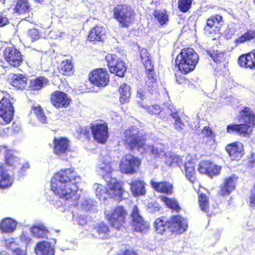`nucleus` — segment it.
I'll return each instance as SVG.
<instances>
[{"instance_id":"22","label":"nucleus","mask_w":255,"mask_h":255,"mask_svg":"<svg viewBox=\"0 0 255 255\" xmlns=\"http://www.w3.org/2000/svg\"><path fill=\"white\" fill-rule=\"evenodd\" d=\"M225 149L232 160L238 161L245 154L243 144L237 141L227 144Z\"/></svg>"},{"instance_id":"45","label":"nucleus","mask_w":255,"mask_h":255,"mask_svg":"<svg viewBox=\"0 0 255 255\" xmlns=\"http://www.w3.org/2000/svg\"><path fill=\"white\" fill-rule=\"evenodd\" d=\"M201 134L203 138H207L209 141L214 142L216 134L209 126H205L201 130Z\"/></svg>"},{"instance_id":"8","label":"nucleus","mask_w":255,"mask_h":255,"mask_svg":"<svg viewBox=\"0 0 255 255\" xmlns=\"http://www.w3.org/2000/svg\"><path fill=\"white\" fill-rule=\"evenodd\" d=\"M108 188L106 191L102 192V189L99 187L96 189L97 195L100 199H106V197L103 196V194H106L111 198L114 199L119 202L124 200V195L126 192L124 188V183L121 181L114 180L111 181L107 183Z\"/></svg>"},{"instance_id":"20","label":"nucleus","mask_w":255,"mask_h":255,"mask_svg":"<svg viewBox=\"0 0 255 255\" xmlns=\"http://www.w3.org/2000/svg\"><path fill=\"white\" fill-rule=\"evenodd\" d=\"M170 220L172 233L180 234L187 230V221L183 217L179 215H173L170 218Z\"/></svg>"},{"instance_id":"2","label":"nucleus","mask_w":255,"mask_h":255,"mask_svg":"<svg viewBox=\"0 0 255 255\" xmlns=\"http://www.w3.org/2000/svg\"><path fill=\"white\" fill-rule=\"evenodd\" d=\"M237 119L240 123L227 125V132L242 137L250 136L255 128V113L250 107L245 106L239 112Z\"/></svg>"},{"instance_id":"48","label":"nucleus","mask_w":255,"mask_h":255,"mask_svg":"<svg viewBox=\"0 0 255 255\" xmlns=\"http://www.w3.org/2000/svg\"><path fill=\"white\" fill-rule=\"evenodd\" d=\"M142 107L146 113L151 115H158L161 111V107L158 104L142 106Z\"/></svg>"},{"instance_id":"54","label":"nucleus","mask_w":255,"mask_h":255,"mask_svg":"<svg viewBox=\"0 0 255 255\" xmlns=\"http://www.w3.org/2000/svg\"><path fill=\"white\" fill-rule=\"evenodd\" d=\"M14 132L13 126L8 127L0 129V136L3 137H7Z\"/></svg>"},{"instance_id":"4","label":"nucleus","mask_w":255,"mask_h":255,"mask_svg":"<svg viewBox=\"0 0 255 255\" xmlns=\"http://www.w3.org/2000/svg\"><path fill=\"white\" fill-rule=\"evenodd\" d=\"M198 61L199 56L194 49L186 47L177 55L176 65L181 73L186 75L195 69Z\"/></svg>"},{"instance_id":"58","label":"nucleus","mask_w":255,"mask_h":255,"mask_svg":"<svg viewBox=\"0 0 255 255\" xmlns=\"http://www.w3.org/2000/svg\"><path fill=\"white\" fill-rule=\"evenodd\" d=\"M9 23L8 18L0 14V27L4 26Z\"/></svg>"},{"instance_id":"39","label":"nucleus","mask_w":255,"mask_h":255,"mask_svg":"<svg viewBox=\"0 0 255 255\" xmlns=\"http://www.w3.org/2000/svg\"><path fill=\"white\" fill-rule=\"evenodd\" d=\"M207 54L210 56L213 61L216 63H224L227 62V55L225 52H222L218 50L207 51Z\"/></svg>"},{"instance_id":"42","label":"nucleus","mask_w":255,"mask_h":255,"mask_svg":"<svg viewBox=\"0 0 255 255\" xmlns=\"http://www.w3.org/2000/svg\"><path fill=\"white\" fill-rule=\"evenodd\" d=\"M73 64L71 60H66L61 62L59 71L63 75L70 76L73 73Z\"/></svg>"},{"instance_id":"62","label":"nucleus","mask_w":255,"mask_h":255,"mask_svg":"<svg viewBox=\"0 0 255 255\" xmlns=\"http://www.w3.org/2000/svg\"><path fill=\"white\" fill-rule=\"evenodd\" d=\"M35 0L37 1L38 2H41L43 1V0Z\"/></svg>"},{"instance_id":"18","label":"nucleus","mask_w":255,"mask_h":255,"mask_svg":"<svg viewBox=\"0 0 255 255\" xmlns=\"http://www.w3.org/2000/svg\"><path fill=\"white\" fill-rule=\"evenodd\" d=\"M131 224L133 230L137 232H145L149 228L148 223L144 221L142 217L139 215L138 208L136 205L133 207L131 213Z\"/></svg>"},{"instance_id":"40","label":"nucleus","mask_w":255,"mask_h":255,"mask_svg":"<svg viewBox=\"0 0 255 255\" xmlns=\"http://www.w3.org/2000/svg\"><path fill=\"white\" fill-rule=\"evenodd\" d=\"M5 150V164L13 168L17 167L20 165L19 159L11 153V150L7 148L6 146H3Z\"/></svg>"},{"instance_id":"36","label":"nucleus","mask_w":255,"mask_h":255,"mask_svg":"<svg viewBox=\"0 0 255 255\" xmlns=\"http://www.w3.org/2000/svg\"><path fill=\"white\" fill-rule=\"evenodd\" d=\"M119 101L122 104L128 103L130 97V88L126 83L122 84L119 88Z\"/></svg>"},{"instance_id":"41","label":"nucleus","mask_w":255,"mask_h":255,"mask_svg":"<svg viewBox=\"0 0 255 255\" xmlns=\"http://www.w3.org/2000/svg\"><path fill=\"white\" fill-rule=\"evenodd\" d=\"M160 199L168 208L175 212H178L180 211L181 207L176 199L165 196L160 197Z\"/></svg>"},{"instance_id":"56","label":"nucleus","mask_w":255,"mask_h":255,"mask_svg":"<svg viewBox=\"0 0 255 255\" xmlns=\"http://www.w3.org/2000/svg\"><path fill=\"white\" fill-rule=\"evenodd\" d=\"M90 129L91 128L88 127L81 128L79 133L81 135H83L86 138L89 140L91 138L92 133L91 131H90Z\"/></svg>"},{"instance_id":"50","label":"nucleus","mask_w":255,"mask_h":255,"mask_svg":"<svg viewBox=\"0 0 255 255\" xmlns=\"http://www.w3.org/2000/svg\"><path fill=\"white\" fill-rule=\"evenodd\" d=\"M174 119V127L177 130H181L185 127L184 123L182 121L177 111H174L172 117Z\"/></svg>"},{"instance_id":"30","label":"nucleus","mask_w":255,"mask_h":255,"mask_svg":"<svg viewBox=\"0 0 255 255\" xmlns=\"http://www.w3.org/2000/svg\"><path fill=\"white\" fill-rule=\"evenodd\" d=\"M36 255H54V250L50 244L45 241L38 242L34 248Z\"/></svg>"},{"instance_id":"13","label":"nucleus","mask_w":255,"mask_h":255,"mask_svg":"<svg viewBox=\"0 0 255 255\" xmlns=\"http://www.w3.org/2000/svg\"><path fill=\"white\" fill-rule=\"evenodd\" d=\"M49 99L51 105L56 109L68 108L72 102L71 97L60 90L53 91L50 94Z\"/></svg>"},{"instance_id":"7","label":"nucleus","mask_w":255,"mask_h":255,"mask_svg":"<svg viewBox=\"0 0 255 255\" xmlns=\"http://www.w3.org/2000/svg\"><path fill=\"white\" fill-rule=\"evenodd\" d=\"M127 215V211L124 206L117 205L110 212L105 213V218L113 228L119 231L125 228Z\"/></svg>"},{"instance_id":"17","label":"nucleus","mask_w":255,"mask_h":255,"mask_svg":"<svg viewBox=\"0 0 255 255\" xmlns=\"http://www.w3.org/2000/svg\"><path fill=\"white\" fill-rule=\"evenodd\" d=\"M223 21V17L221 14L212 15L206 20L204 27V32L206 35L217 33L220 28L221 22Z\"/></svg>"},{"instance_id":"19","label":"nucleus","mask_w":255,"mask_h":255,"mask_svg":"<svg viewBox=\"0 0 255 255\" xmlns=\"http://www.w3.org/2000/svg\"><path fill=\"white\" fill-rule=\"evenodd\" d=\"M197 170L201 174L213 176L220 173L221 167L214 164L210 160L205 159L199 162Z\"/></svg>"},{"instance_id":"57","label":"nucleus","mask_w":255,"mask_h":255,"mask_svg":"<svg viewBox=\"0 0 255 255\" xmlns=\"http://www.w3.org/2000/svg\"><path fill=\"white\" fill-rule=\"evenodd\" d=\"M136 251L130 249H126L122 250L119 252L117 253L115 255H137Z\"/></svg>"},{"instance_id":"12","label":"nucleus","mask_w":255,"mask_h":255,"mask_svg":"<svg viewBox=\"0 0 255 255\" xmlns=\"http://www.w3.org/2000/svg\"><path fill=\"white\" fill-rule=\"evenodd\" d=\"M12 98L8 93H4L0 101V117L5 123L10 122L14 115V107L11 100Z\"/></svg>"},{"instance_id":"35","label":"nucleus","mask_w":255,"mask_h":255,"mask_svg":"<svg viewBox=\"0 0 255 255\" xmlns=\"http://www.w3.org/2000/svg\"><path fill=\"white\" fill-rule=\"evenodd\" d=\"M198 204L201 210L205 213L208 216L211 217L213 214L210 210L209 198L204 193L199 194L198 196Z\"/></svg>"},{"instance_id":"21","label":"nucleus","mask_w":255,"mask_h":255,"mask_svg":"<svg viewBox=\"0 0 255 255\" xmlns=\"http://www.w3.org/2000/svg\"><path fill=\"white\" fill-rule=\"evenodd\" d=\"M238 179L235 174L225 178L220 186L219 195L223 197L229 195L235 190Z\"/></svg>"},{"instance_id":"11","label":"nucleus","mask_w":255,"mask_h":255,"mask_svg":"<svg viewBox=\"0 0 255 255\" xmlns=\"http://www.w3.org/2000/svg\"><path fill=\"white\" fill-rule=\"evenodd\" d=\"M88 79L90 83L95 86L104 87L109 84L110 75L106 68H96L90 72Z\"/></svg>"},{"instance_id":"24","label":"nucleus","mask_w":255,"mask_h":255,"mask_svg":"<svg viewBox=\"0 0 255 255\" xmlns=\"http://www.w3.org/2000/svg\"><path fill=\"white\" fill-rule=\"evenodd\" d=\"M150 184L152 188L159 193L166 195H171L173 193V185L168 181L156 182L151 180Z\"/></svg>"},{"instance_id":"26","label":"nucleus","mask_w":255,"mask_h":255,"mask_svg":"<svg viewBox=\"0 0 255 255\" xmlns=\"http://www.w3.org/2000/svg\"><path fill=\"white\" fill-rule=\"evenodd\" d=\"M238 64L242 68L255 70V62L252 50L240 55L238 59Z\"/></svg>"},{"instance_id":"10","label":"nucleus","mask_w":255,"mask_h":255,"mask_svg":"<svg viewBox=\"0 0 255 255\" xmlns=\"http://www.w3.org/2000/svg\"><path fill=\"white\" fill-rule=\"evenodd\" d=\"M105 59L111 73L120 77H123L127 70L125 62L115 54H108Z\"/></svg>"},{"instance_id":"33","label":"nucleus","mask_w":255,"mask_h":255,"mask_svg":"<svg viewBox=\"0 0 255 255\" xmlns=\"http://www.w3.org/2000/svg\"><path fill=\"white\" fill-rule=\"evenodd\" d=\"M16 227V222L10 218H3L0 223V231L1 233H11L15 230Z\"/></svg>"},{"instance_id":"34","label":"nucleus","mask_w":255,"mask_h":255,"mask_svg":"<svg viewBox=\"0 0 255 255\" xmlns=\"http://www.w3.org/2000/svg\"><path fill=\"white\" fill-rule=\"evenodd\" d=\"M152 14L160 26L167 24L169 21V13L165 9L154 10Z\"/></svg>"},{"instance_id":"1","label":"nucleus","mask_w":255,"mask_h":255,"mask_svg":"<svg viewBox=\"0 0 255 255\" xmlns=\"http://www.w3.org/2000/svg\"><path fill=\"white\" fill-rule=\"evenodd\" d=\"M81 177L73 168L61 169L51 179L50 188L60 198L77 206L80 195L78 193Z\"/></svg>"},{"instance_id":"46","label":"nucleus","mask_w":255,"mask_h":255,"mask_svg":"<svg viewBox=\"0 0 255 255\" xmlns=\"http://www.w3.org/2000/svg\"><path fill=\"white\" fill-rule=\"evenodd\" d=\"M192 0H178V9L182 13L187 12L191 8Z\"/></svg>"},{"instance_id":"38","label":"nucleus","mask_w":255,"mask_h":255,"mask_svg":"<svg viewBox=\"0 0 255 255\" xmlns=\"http://www.w3.org/2000/svg\"><path fill=\"white\" fill-rule=\"evenodd\" d=\"M48 83L49 80L47 78L44 76H39L30 80L29 87L31 90L37 91L40 90Z\"/></svg>"},{"instance_id":"25","label":"nucleus","mask_w":255,"mask_h":255,"mask_svg":"<svg viewBox=\"0 0 255 255\" xmlns=\"http://www.w3.org/2000/svg\"><path fill=\"white\" fill-rule=\"evenodd\" d=\"M154 229L158 234L163 235L167 230H170V220L162 216L155 219L153 223Z\"/></svg>"},{"instance_id":"9","label":"nucleus","mask_w":255,"mask_h":255,"mask_svg":"<svg viewBox=\"0 0 255 255\" xmlns=\"http://www.w3.org/2000/svg\"><path fill=\"white\" fill-rule=\"evenodd\" d=\"M141 165V160L131 154H125L120 161L119 168L124 174L136 173Z\"/></svg>"},{"instance_id":"31","label":"nucleus","mask_w":255,"mask_h":255,"mask_svg":"<svg viewBox=\"0 0 255 255\" xmlns=\"http://www.w3.org/2000/svg\"><path fill=\"white\" fill-rule=\"evenodd\" d=\"M130 190L134 196L143 195L145 193L144 182L140 179L132 180L129 183Z\"/></svg>"},{"instance_id":"52","label":"nucleus","mask_w":255,"mask_h":255,"mask_svg":"<svg viewBox=\"0 0 255 255\" xmlns=\"http://www.w3.org/2000/svg\"><path fill=\"white\" fill-rule=\"evenodd\" d=\"M27 36L29 37L32 41L38 40L41 37V33L36 28H32L28 29Z\"/></svg>"},{"instance_id":"61","label":"nucleus","mask_w":255,"mask_h":255,"mask_svg":"<svg viewBox=\"0 0 255 255\" xmlns=\"http://www.w3.org/2000/svg\"><path fill=\"white\" fill-rule=\"evenodd\" d=\"M17 255H26L25 254L23 253L22 252H19Z\"/></svg>"},{"instance_id":"47","label":"nucleus","mask_w":255,"mask_h":255,"mask_svg":"<svg viewBox=\"0 0 255 255\" xmlns=\"http://www.w3.org/2000/svg\"><path fill=\"white\" fill-rule=\"evenodd\" d=\"M174 112L172 109L166 107L164 108H161V111L158 114L159 118L164 121L168 122L170 121L171 118L173 116Z\"/></svg>"},{"instance_id":"44","label":"nucleus","mask_w":255,"mask_h":255,"mask_svg":"<svg viewBox=\"0 0 255 255\" xmlns=\"http://www.w3.org/2000/svg\"><path fill=\"white\" fill-rule=\"evenodd\" d=\"M32 233L37 238H48L49 231L43 225L33 227L32 228Z\"/></svg>"},{"instance_id":"27","label":"nucleus","mask_w":255,"mask_h":255,"mask_svg":"<svg viewBox=\"0 0 255 255\" xmlns=\"http://www.w3.org/2000/svg\"><path fill=\"white\" fill-rule=\"evenodd\" d=\"M195 167L196 164L193 159L186 161L184 164L183 172L185 177L192 183L197 181Z\"/></svg>"},{"instance_id":"32","label":"nucleus","mask_w":255,"mask_h":255,"mask_svg":"<svg viewBox=\"0 0 255 255\" xmlns=\"http://www.w3.org/2000/svg\"><path fill=\"white\" fill-rule=\"evenodd\" d=\"M12 177L7 173L3 165H0V188L5 189L10 187L12 184Z\"/></svg>"},{"instance_id":"15","label":"nucleus","mask_w":255,"mask_h":255,"mask_svg":"<svg viewBox=\"0 0 255 255\" xmlns=\"http://www.w3.org/2000/svg\"><path fill=\"white\" fill-rule=\"evenodd\" d=\"M53 153L59 156H66L70 152V142L65 136L55 137L53 140Z\"/></svg>"},{"instance_id":"51","label":"nucleus","mask_w":255,"mask_h":255,"mask_svg":"<svg viewBox=\"0 0 255 255\" xmlns=\"http://www.w3.org/2000/svg\"><path fill=\"white\" fill-rule=\"evenodd\" d=\"M99 169L104 175L110 174L114 171L112 163L103 161L99 165Z\"/></svg>"},{"instance_id":"28","label":"nucleus","mask_w":255,"mask_h":255,"mask_svg":"<svg viewBox=\"0 0 255 255\" xmlns=\"http://www.w3.org/2000/svg\"><path fill=\"white\" fill-rule=\"evenodd\" d=\"M32 9L29 0H16L15 1L13 11L19 15L29 13Z\"/></svg>"},{"instance_id":"53","label":"nucleus","mask_w":255,"mask_h":255,"mask_svg":"<svg viewBox=\"0 0 255 255\" xmlns=\"http://www.w3.org/2000/svg\"><path fill=\"white\" fill-rule=\"evenodd\" d=\"M249 205L252 209H255V182L251 190L249 197Z\"/></svg>"},{"instance_id":"49","label":"nucleus","mask_w":255,"mask_h":255,"mask_svg":"<svg viewBox=\"0 0 255 255\" xmlns=\"http://www.w3.org/2000/svg\"><path fill=\"white\" fill-rule=\"evenodd\" d=\"M95 228L99 235H107L110 232L108 225L104 222L98 223L96 225Z\"/></svg>"},{"instance_id":"37","label":"nucleus","mask_w":255,"mask_h":255,"mask_svg":"<svg viewBox=\"0 0 255 255\" xmlns=\"http://www.w3.org/2000/svg\"><path fill=\"white\" fill-rule=\"evenodd\" d=\"M255 38V30L249 29H247L245 32L240 35L239 37L235 39L234 43L236 46L241 44L245 43L246 42H249Z\"/></svg>"},{"instance_id":"60","label":"nucleus","mask_w":255,"mask_h":255,"mask_svg":"<svg viewBox=\"0 0 255 255\" xmlns=\"http://www.w3.org/2000/svg\"><path fill=\"white\" fill-rule=\"evenodd\" d=\"M4 93H7V92L6 91H2L0 90V97L2 98V96H4Z\"/></svg>"},{"instance_id":"16","label":"nucleus","mask_w":255,"mask_h":255,"mask_svg":"<svg viewBox=\"0 0 255 255\" xmlns=\"http://www.w3.org/2000/svg\"><path fill=\"white\" fill-rule=\"evenodd\" d=\"M3 57L10 66L14 67H18L23 61L21 52L13 46L5 48L3 51Z\"/></svg>"},{"instance_id":"63","label":"nucleus","mask_w":255,"mask_h":255,"mask_svg":"<svg viewBox=\"0 0 255 255\" xmlns=\"http://www.w3.org/2000/svg\"><path fill=\"white\" fill-rule=\"evenodd\" d=\"M254 4L255 5V0H254Z\"/></svg>"},{"instance_id":"64","label":"nucleus","mask_w":255,"mask_h":255,"mask_svg":"<svg viewBox=\"0 0 255 255\" xmlns=\"http://www.w3.org/2000/svg\"><path fill=\"white\" fill-rule=\"evenodd\" d=\"M31 239H28L29 241H31Z\"/></svg>"},{"instance_id":"5","label":"nucleus","mask_w":255,"mask_h":255,"mask_svg":"<svg viewBox=\"0 0 255 255\" xmlns=\"http://www.w3.org/2000/svg\"><path fill=\"white\" fill-rule=\"evenodd\" d=\"M135 12L132 7L127 4H118L113 9V17L122 28H128L135 20Z\"/></svg>"},{"instance_id":"6","label":"nucleus","mask_w":255,"mask_h":255,"mask_svg":"<svg viewBox=\"0 0 255 255\" xmlns=\"http://www.w3.org/2000/svg\"><path fill=\"white\" fill-rule=\"evenodd\" d=\"M146 138L139 130L134 127H130L124 131V143L130 150L144 149Z\"/></svg>"},{"instance_id":"59","label":"nucleus","mask_w":255,"mask_h":255,"mask_svg":"<svg viewBox=\"0 0 255 255\" xmlns=\"http://www.w3.org/2000/svg\"><path fill=\"white\" fill-rule=\"evenodd\" d=\"M29 168V164L28 162H25L22 164L19 170V173L23 175L24 173Z\"/></svg>"},{"instance_id":"43","label":"nucleus","mask_w":255,"mask_h":255,"mask_svg":"<svg viewBox=\"0 0 255 255\" xmlns=\"http://www.w3.org/2000/svg\"><path fill=\"white\" fill-rule=\"evenodd\" d=\"M31 110L33 111L38 121L42 124H46L47 123V118L45 115L44 110L41 106L38 105L37 106H33Z\"/></svg>"},{"instance_id":"55","label":"nucleus","mask_w":255,"mask_h":255,"mask_svg":"<svg viewBox=\"0 0 255 255\" xmlns=\"http://www.w3.org/2000/svg\"><path fill=\"white\" fill-rule=\"evenodd\" d=\"M175 77L176 81L179 84L182 85V86L189 84L190 81L184 76L181 74H175Z\"/></svg>"},{"instance_id":"14","label":"nucleus","mask_w":255,"mask_h":255,"mask_svg":"<svg viewBox=\"0 0 255 255\" xmlns=\"http://www.w3.org/2000/svg\"><path fill=\"white\" fill-rule=\"evenodd\" d=\"M90 128L95 140L100 143H105L108 137V127L105 122L102 123L91 124Z\"/></svg>"},{"instance_id":"29","label":"nucleus","mask_w":255,"mask_h":255,"mask_svg":"<svg viewBox=\"0 0 255 255\" xmlns=\"http://www.w3.org/2000/svg\"><path fill=\"white\" fill-rule=\"evenodd\" d=\"M106 34L105 29L102 26H95L90 32L88 38L91 42L102 41Z\"/></svg>"},{"instance_id":"3","label":"nucleus","mask_w":255,"mask_h":255,"mask_svg":"<svg viewBox=\"0 0 255 255\" xmlns=\"http://www.w3.org/2000/svg\"><path fill=\"white\" fill-rule=\"evenodd\" d=\"M140 56L145 70L144 87L153 98H156L160 95L161 85L158 80V76L154 70L150 55L146 49L142 48L140 50Z\"/></svg>"},{"instance_id":"23","label":"nucleus","mask_w":255,"mask_h":255,"mask_svg":"<svg viewBox=\"0 0 255 255\" xmlns=\"http://www.w3.org/2000/svg\"><path fill=\"white\" fill-rule=\"evenodd\" d=\"M9 82L12 86L16 90L23 91L27 86L28 78L22 74H11Z\"/></svg>"}]
</instances>
